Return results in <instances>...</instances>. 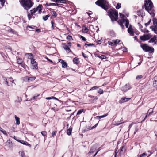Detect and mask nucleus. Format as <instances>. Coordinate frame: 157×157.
<instances>
[{
	"label": "nucleus",
	"instance_id": "nucleus-40",
	"mask_svg": "<svg viewBox=\"0 0 157 157\" xmlns=\"http://www.w3.org/2000/svg\"><path fill=\"white\" fill-rule=\"evenodd\" d=\"M95 149L94 147H92L90 149V151L88 154L92 153L95 151Z\"/></svg>",
	"mask_w": 157,
	"mask_h": 157
},
{
	"label": "nucleus",
	"instance_id": "nucleus-21",
	"mask_svg": "<svg viewBox=\"0 0 157 157\" xmlns=\"http://www.w3.org/2000/svg\"><path fill=\"white\" fill-rule=\"evenodd\" d=\"M51 1H53L57 3H60L67 4L68 1L67 0H50Z\"/></svg>",
	"mask_w": 157,
	"mask_h": 157
},
{
	"label": "nucleus",
	"instance_id": "nucleus-4",
	"mask_svg": "<svg viewBox=\"0 0 157 157\" xmlns=\"http://www.w3.org/2000/svg\"><path fill=\"white\" fill-rule=\"evenodd\" d=\"M20 2L24 8L27 10L30 9L34 4L31 0H21Z\"/></svg>",
	"mask_w": 157,
	"mask_h": 157
},
{
	"label": "nucleus",
	"instance_id": "nucleus-6",
	"mask_svg": "<svg viewBox=\"0 0 157 157\" xmlns=\"http://www.w3.org/2000/svg\"><path fill=\"white\" fill-rule=\"evenodd\" d=\"M141 47L143 50L145 52H148L149 53H152L154 52V48L148 46L146 44H144L142 45H141Z\"/></svg>",
	"mask_w": 157,
	"mask_h": 157
},
{
	"label": "nucleus",
	"instance_id": "nucleus-43",
	"mask_svg": "<svg viewBox=\"0 0 157 157\" xmlns=\"http://www.w3.org/2000/svg\"><path fill=\"white\" fill-rule=\"evenodd\" d=\"M84 111V109H82L79 110L77 113V115H79L81 114Z\"/></svg>",
	"mask_w": 157,
	"mask_h": 157
},
{
	"label": "nucleus",
	"instance_id": "nucleus-37",
	"mask_svg": "<svg viewBox=\"0 0 157 157\" xmlns=\"http://www.w3.org/2000/svg\"><path fill=\"white\" fill-rule=\"evenodd\" d=\"M125 22L126 23L125 24V26L127 28H128V27L129 25V21L127 19H125Z\"/></svg>",
	"mask_w": 157,
	"mask_h": 157
},
{
	"label": "nucleus",
	"instance_id": "nucleus-28",
	"mask_svg": "<svg viewBox=\"0 0 157 157\" xmlns=\"http://www.w3.org/2000/svg\"><path fill=\"white\" fill-rule=\"evenodd\" d=\"M14 117L15 118V120L16 121V124H17L19 125L20 124V118L17 117L16 115H15L14 116Z\"/></svg>",
	"mask_w": 157,
	"mask_h": 157
},
{
	"label": "nucleus",
	"instance_id": "nucleus-30",
	"mask_svg": "<svg viewBox=\"0 0 157 157\" xmlns=\"http://www.w3.org/2000/svg\"><path fill=\"white\" fill-rule=\"evenodd\" d=\"M153 25L152 26H157V19L154 18L153 19Z\"/></svg>",
	"mask_w": 157,
	"mask_h": 157
},
{
	"label": "nucleus",
	"instance_id": "nucleus-39",
	"mask_svg": "<svg viewBox=\"0 0 157 157\" xmlns=\"http://www.w3.org/2000/svg\"><path fill=\"white\" fill-rule=\"evenodd\" d=\"M52 14L53 16L55 17H56L57 15V14L54 10H52Z\"/></svg>",
	"mask_w": 157,
	"mask_h": 157
},
{
	"label": "nucleus",
	"instance_id": "nucleus-61",
	"mask_svg": "<svg viewBox=\"0 0 157 157\" xmlns=\"http://www.w3.org/2000/svg\"><path fill=\"white\" fill-rule=\"evenodd\" d=\"M1 132H2V133L5 135L6 136H8V134L7 133V132L5 130H1Z\"/></svg>",
	"mask_w": 157,
	"mask_h": 157
},
{
	"label": "nucleus",
	"instance_id": "nucleus-34",
	"mask_svg": "<svg viewBox=\"0 0 157 157\" xmlns=\"http://www.w3.org/2000/svg\"><path fill=\"white\" fill-rule=\"evenodd\" d=\"M41 134L44 137V138L46 137L47 136V132L45 131H42L41 132Z\"/></svg>",
	"mask_w": 157,
	"mask_h": 157
},
{
	"label": "nucleus",
	"instance_id": "nucleus-56",
	"mask_svg": "<svg viewBox=\"0 0 157 157\" xmlns=\"http://www.w3.org/2000/svg\"><path fill=\"white\" fill-rule=\"evenodd\" d=\"M98 92L100 94H102L103 93V91L102 89H99L98 90Z\"/></svg>",
	"mask_w": 157,
	"mask_h": 157
},
{
	"label": "nucleus",
	"instance_id": "nucleus-14",
	"mask_svg": "<svg viewBox=\"0 0 157 157\" xmlns=\"http://www.w3.org/2000/svg\"><path fill=\"white\" fill-rule=\"evenodd\" d=\"M16 141L19 142V143H21L22 144L24 145L28 146L30 147H31V145L30 144H29L26 141L23 140H16Z\"/></svg>",
	"mask_w": 157,
	"mask_h": 157
},
{
	"label": "nucleus",
	"instance_id": "nucleus-55",
	"mask_svg": "<svg viewBox=\"0 0 157 157\" xmlns=\"http://www.w3.org/2000/svg\"><path fill=\"white\" fill-rule=\"evenodd\" d=\"M99 57L101 59H105L107 58L106 56L104 55H101V56H99Z\"/></svg>",
	"mask_w": 157,
	"mask_h": 157
},
{
	"label": "nucleus",
	"instance_id": "nucleus-62",
	"mask_svg": "<svg viewBox=\"0 0 157 157\" xmlns=\"http://www.w3.org/2000/svg\"><path fill=\"white\" fill-rule=\"evenodd\" d=\"M98 125V123H97L95 125H94V126H93L92 127L90 128L89 129L90 130H91V129H94V128H96L97 126Z\"/></svg>",
	"mask_w": 157,
	"mask_h": 157
},
{
	"label": "nucleus",
	"instance_id": "nucleus-53",
	"mask_svg": "<svg viewBox=\"0 0 157 157\" xmlns=\"http://www.w3.org/2000/svg\"><path fill=\"white\" fill-rule=\"evenodd\" d=\"M51 23L52 24L51 29H53L54 28V21H51Z\"/></svg>",
	"mask_w": 157,
	"mask_h": 157
},
{
	"label": "nucleus",
	"instance_id": "nucleus-49",
	"mask_svg": "<svg viewBox=\"0 0 157 157\" xmlns=\"http://www.w3.org/2000/svg\"><path fill=\"white\" fill-rule=\"evenodd\" d=\"M141 31L145 33H148L149 32V31L146 29H141Z\"/></svg>",
	"mask_w": 157,
	"mask_h": 157
},
{
	"label": "nucleus",
	"instance_id": "nucleus-42",
	"mask_svg": "<svg viewBox=\"0 0 157 157\" xmlns=\"http://www.w3.org/2000/svg\"><path fill=\"white\" fill-rule=\"evenodd\" d=\"M19 154H20L21 157H26L25 154L23 151H20Z\"/></svg>",
	"mask_w": 157,
	"mask_h": 157
},
{
	"label": "nucleus",
	"instance_id": "nucleus-63",
	"mask_svg": "<svg viewBox=\"0 0 157 157\" xmlns=\"http://www.w3.org/2000/svg\"><path fill=\"white\" fill-rule=\"evenodd\" d=\"M103 40H102V39H101V40H98L96 41V43H97V44H100L101 42H102V41H103Z\"/></svg>",
	"mask_w": 157,
	"mask_h": 157
},
{
	"label": "nucleus",
	"instance_id": "nucleus-17",
	"mask_svg": "<svg viewBox=\"0 0 157 157\" xmlns=\"http://www.w3.org/2000/svg\"><path fill=\"white\" fill-rule=\"evenodd\" d=\"M131 99V98H127L125 97L122 98L119 101L120 104H122L125 102H127Z\"/></svg>",
	"mask_w": 157,
	"mask_h": 157
},
{
	"label": "nucleus",
	"instance_id": "nucleus-41",
	"mask_svg": "<svg viewBox=\"0 0 157 157\" xmlns=\"http://www.w3.org/2000/svg\"><path fill=\"white\" fill-rule=\"evenodd\" d=\"M99 88V86H93V87H92L91 89H90L89 91H91V90H96L98 89Z\"/></svg>",
	"mask_w": 157,
	"mask_h": 157
},
{
	"label": "nucleus",
	"instance_id": "nucleus-9",
	"mask_svg": "<svg viewBox=\"0 0 157 157\" xmlns=\"http://www.w3.org/2000/svg\"><path fill=\"white\" fill-rule=\"evenodd\" d=\"M31 59V63L32 64V66L33 67V69H37L38 68V67L37 65V63L36 61L35 60V59H33L32 57V58H30Z\"/></svg>",
	"mask_w": 157,
	"mask_h": 157
},
{
	"label": "nucleus",
	"instance_id": "nucleus-64",
	"mask_svg": "<svg viewBox=\"0 0 157 157\" xmlns=\"http://www.w3.org/2000/svg\"><path fill=\"white\" fill-rule=\"evenodd\" d=\"M138 25L139 27V28L140 29H142L143 28V26L141 25L140 24V23L139 22H138Z\"/></svg>",
	"mask_w": 157,
	"mask_h": 157
},
{
	"label": "nucleus",
	"instance_id": "nucleus-12",
	"mask_svg": "<svg viewBox=\"0 0 157 157\" xmlns=\"http://www.w3.org/2000/svg\"><path fill=\"white\" fill-rule=\"evenodd\" d=\"M91 98V99H89V101L91 103H94L97 101L98 98L96 96H89Z\"/></svg>",
	"mask_w": 157,
	"mask_h": 157
},
{
	"label": "nucleus",
	"instance_id": "nucleus-32",
	"mask_svg": "<svg viewBox=\"0 0 157 157\" xmlns=\"http://www.w3.org/2000/svg\"><path fill=\"white\" fill-rule=\"evenodd\" d=\"M109 34L110 36L112 37H114L116 36V34L115 32L113 31H111L110 32Z\"/></svg>",
	"mask_w": 157,
	"mask_h": 157
},
{
	"label": "nucleus",
	"instance_id": "nucleus-33",
	"mask_svg": "<svg viewBox=\"0 0 157 157\" xmlns=\"http://www.w3.org/2000/svg\"><path fill=\"white\" fill-rule=\"evenodd\" d=\"M17 62L18 64L21 65L23 61L22 58H19L17 59Z\"/></svg>",
	"mask_w": 157,
	"mask_h": 157
},
{
	"label": "nucleus",
	"instance_id": "nucleus-50",
	"mask_svg": "<svg viewBox=\"0 0 157 157\" xmlns=\"http://www.w3.org/2000/svg\"><path fill=\"white\" fill-rule=\"evenodd\" d=\"M143 76L142 75H137L136 78V79L137 80H139L143 78Z\"/></svg>",
	"mask_w": 157,
	"mask_h": 157
},
{
	"label": "nucleus",
	"instance_id": "nucleus-29",
	"mask_svg": "<svg viewBox=\"0 0 157 157\" xmlns=\"http://www.w3.org/2000/svg\"><path fill=\"white\" fill-rule=\"evenodd\" d=\"M84 46L86 48H87V47H90V46H93L94 47H96V46L94 44H91V43L89 44H85Z\"/></svg>",
	"mask_w": 157,
	"mask_h": 157
},
{
	"label": "nucleus",
	"instance_id": "nucleus-36",
	"mask_svg": "<svg viewBox=\"0 0 157 157\" xmlns=\"http://www.w3.org/2000/svg\"><path fill=\"white\" fill-rule=\"evenodd\" d=\"M153 109H152L150 108L148 110L147 113L148 114V115L149 116L152 113H153Z\"/></svg>",
	"mask_w": 157,
	"mask_h": 157
},
{
	"label": "nucleus",
	"instance_id": "nucleus-26",
	"mask_svg": "<svg viewBox=\"0 0 157 157\" xmlns=\"http://www.w3.org/2000/svg\"><path fill=\"white\" fill-rule=\"evenodd\" d=\"M126 150V147L125 146L123 145L122 147H121L120 149V152L119 153V154L120 155L122 153V152L123 151H124Z\"/></svg>",
	"mask_w": 157,
	"mask_h": 157
},
{
	"label": "nucleus",
	"instance_id": "nucleus-27",
	"mask_svg": "<svg viewBox=\"0 0 157 157\" xmlns=\"http://www.w3.org/2000/svg\"><path fill=\"white\" fill-rule=\"evenodd\" d=\"M108 114H105L102 116H97L95 117L94 118L96 119H100L101 118L105 117L108 115Z\"/></svg>",
	"mask_w": 157,
	"mask_h": 157
},
{
	"label": "nucleus",
	"instance_id": "nucleus-38",
	"mask_svg": "<svg viewBox=\"0 0 157 157\" xmlns=\"http://www.w3.org/2000/svg\"><path fill=\"white\" fill-rule=\"evenodd\" d=\"M147 155V154L145 153H143L140 155H138L137 156L138 157H145Z\"/></svg>",
	"mask_w": 157,
	"mask_h": 157
},
{
	"label": "nucleus",
	"instance_id": "nucleus-54",
	"mask_svg": "<svg viewBox=\"0 0 157 157\" xmlns=\"http://www.w3.org/2000/svg\"><path fill=\"white\" fill-rule=\"evenodd\" d=\"M82 55L85 58H87L88 57V55L85 54L83 52H82Z\"/></svg>",
	"mask_w": 157,
	"mask_h": 157
},
{
	"label": "nucleus",
	"instance_id": "nucleus-10",
	"mask_svg": "<svg viewBox=\"0 0 157 157\" xmlns=\"http://www.w3.org/2000/svg\"><path fill=\"white\" fill-rule=\"evenodd\" d=\"M131 88V87L129 84L127 83L122 87L121 90L122 91L125 92L130 90Z\"/></svg>",
	"mask_w": 157,
	"mask_h": 157
},
{
	"label": "nucleus",
	"instance_id": "nucleus-3",
	"mask_svg": "<svg viewBox=\"0 0 157 157\" xmlns=\"http://www.w3.org/2000/svg\"><path fill=\"white\" fill-rule=\"evenodd\" d=\"M108 13L112 21L117 20L118 17V12L115 9H110L108 10Z\"/></svg>",
	"mask_w": 157,
	"mask_h": 157
},
{
	"label": "nucleus",
	"instance_id": "nucleus-24",
	"mask_svg": "<svg viewBox=\"0 0 157 157\" xmlns=\"http://www.w3.org/2000/svg\"><path fill=\"white\" fill-rule=\"evenodd\" d=\"M150 28L151 29L152 31L154 32L155 34H157V26H151Z\"/></svg>",
	"mask_w": 157,
	"mask_h": 157
},
{
	"label": "nucleus",
	"instance_id": "nucleus-57",
	"mask_svg": "<svg viewBox=\"0 0 157 157\" xmlns=\"http://www.w3.org/2000/svg\"><path fill=\"white\" fill-rule=\"evenodd\" d=\"M119 15L120 17L122 19H124V18L125 17V16L124 15L122 14L121 13H119Z\"/></svg>",
	"mask_w": 157,
	"mask_h": 157
},
{
	"label": "nucleus",
	"instance_id": "nucleus-45",
	"mask_svg": "<svg viewBox=\"0 0 157 157\" xmlns=\"http://www.w3.org/2000/svg\"><path fill=\"white\" fill-rule=\"evenodd\" d=\"M88 29L86 27L82 28V31L84 33H87L88 32Z\"/></svg>",
	"mask_w": 157,
	"mask_h": 157
},
{
	"label": "nucleus",
	"instance_id": "nucleus-47",
	"mask_svg": "<svg viewBox=\"0 0 157 157\" xmlns=\"http://www.w3.org/2000/svg\"><path fill=\"white\" fill-rule=\"evenodd\" d=\"M21 66L24 68L25 69H26V68H28V66L24 63H22L21 64Z\"/></svg>",
	"mask_w": 157,
	"mask_h": 157
},
{
	"label": "nucleus",
	"instance_id": "nucleus-22",
	"mask_svg": "<svg viewBox=\"0 0 157 157\" xmlns=\"http://www.w3.org/2000/svg\"><path fill=\"white\" fill-rule=\"evenodd\" d=\"M117 40H113L112 41H108V44L109 45L113 46L117 44Z\"/></svg>",
	"mask_w": 157,
	"mask_h": 157
},
{
	"label": "nucleus",
	"instance_id": "nucleus-48",
	"mask_svg": "<svg viewBox=\"0 0 157 157\" xmlns=\"http://www.w3.org/2000/svg\"><path fill=\"white\" fill-rule=\"evenodd\" d=\"M121 7V4L120 3H118L117 4V6L116 7V8L117 9H119Z\"/></svg>",
	"mask_w": 157,
	"mask_h": 157
},
{
	"label": "nucleus",
	"instance_id": "nucleus-1",
	"mask_svg": "<svg viewBox=\"0 0 157 157\" xmlns=\"http://www.w3.org/2000/svg\"><path fill=\"white\" fill-rule=\"evenodd\" d=\"M43 6L41 4L39 5L36 8H34L30 10V13H29L27 16L29 20L31 19L32 18L34 19L36 17H37L38 15L35 14L38 10V13L40 14L41 13L42 10Z\"/></svg>",
	"mask_w": 157,
	"mask_h": 157
},
{
	"label": "nucleus",
	"instance_id": "nucleus-7",
	"mask_svg": "<svg viewBox=\"0 0 157 157\" xmlns=\"http://www.w3.org/2000/svg\"><path fill=\"white\" fill-rule=\"evenodd\" d=\"M95 4L105 10H107L108 8V6L105 3L104 0H98L95 2Z\"/></svg>",
	"mask_w": 157,
	"mask_h": 157
},
{
	"label": "nucleus",
	"instance_id": "nucleus-44",
	"mask_svg": "<svg viewBox=\"0 0 157 157\" xmlns=\"http://www.w3.org/2000/svg\"><path fill=\"white\" fill-rule=\"evenodd\" d=\"M40 95V94H35V96H34L33 98H32V99H31V100H32L33 99V100H36L37 99V98Z\"/></svg>",
	"mask_w": 157,
	"mask_h": 157
},
{
	"label": "nucleus",
	"instance_id": "nucleus-60",
	"mask_svg": "<svg viewBox=\"0 0 157 157\" xmlns=\"http://www.w3.org/2000/svg\"><path fill=\"white\" fill-rule=\"evenodd\" d=\"M5 2V0H0V2H1V4L2 6H4Z\"/></svg>",
	"mask_w": 157,
	"mask_h": 157
},
{
	"label": "nucleus",
	"instance_id": "nucleus-8",
	"mask_svg": "<svg viewBox=\"0 0 157 157\" xmlns=\"http://www.w3.org/2000/svg\"><path fill=\"white\" fill-rule=\"evenodd\" d=\"M152 37V36L148 34H144L143 36L140 37V39L142 41H144L149 40Z\"/></svg>",
	"mask_w": 157,
	"mask_h": 157
},
{
	"label": "nucleus",
	"instance_id": "nucleus-18",
	"mask_svg": "<svg viewBox=\"0 0 157 157\" xmlns=\"http://www.w3.org/2000/svg\"><path fill=\"white\" fill-rule=\"evenodd\" d=\"M72 61L74 64L77 66L78 65L80 62L79 59L78 58L75 57L73 59Z\"/></svg>",
	"mask_w": 157,
	"mask_h": 157
},
{
	"label": "nucleus",
	"instance_id": "nucleus-31",
	"mask_svg": "<svg viewBox=\"0 0 157 157\" xmlns=\"http://www.w3.org/2000/svg\"><path fill=\"white\" fill-rule=\"evenodd\" d=\"M66 39L68 40L69 41H71L72 40H73V39L72 36L69 35L66 38Z\"/></svg>",
	"mask_w": 157,
	"mask_h": 157
},
{
	"label": "nucleus",
	"instance_id": "nucleus-5",
	"mask_svg": "<svg viewBox=\"0 0 157 157\" xmlns=\"http://www.w3.org/2000/svg\"><path fill=\"white\" fill-rule=\"evenodd\" d=\"M62 45L63 48L65 50L67 53L72 52V51L70 49L72 46V43L70 42L62 43Z\"/></svg>",
	"mask_w": 157,
	"mask_h": 157
},
{
	"label": "nucleus",
	"instance_id": "nucleus-46",
	"mask_svg": "<svg viewBox=\"0 0 157 157\" xmlns=\"http://www.w3.org/2000/svg\"><path fill=\"white\" fill-rule=\"evenodd\" d=\"M36 27V26H34V25H32V26H29L28 25L26 27V29H28V28L31 29H34Z\"/></svg>",
	"mask_w": 157,
	"mask_h": 157
},
{
	"label": "nucleus",
	"instance_id": "nucleus-58",
	"mask_svg": "<svg viewBox=\"0 0 157 157\" xmlns=\"http://www.w3.org/2000/svg\"><path fill=\"white\" fill-rule=\"evenodd\" d=\"M151 21V19H150L149 21L147 23L145 24V25L146 27H147L148 26L150 23Z\"/></svg>",
	"mask_w": 157,
	"mask_h": 157
},
{
	"label": "nucleus",
	"instance_id": "nucleus-20",
	"mask_svg": "<svg viewBox=\"0 0 157 157\" xmlns=\"http://www.w3.org/2000/svg\"><path fill=\"white\" fill-rule=\"evenodd\" d=\"M137 14L139 17H140L141 19H143V17L144 16V12L142 10L137 11L136 12Z\"/></svg>",
	"mask_w": 157,
	"mask_h": 157
},
{
	"label": "nucleus",
	"instance_id": "nucleus-25",
	"mask_svg": "<svg viewBox=\"0 0 157 157\" xmlns=\"http://www.w3.org/2000/svg\"><path fill=\"white\" fill-rule=\"evenodd\" d=\"M73 129V127L71 126L68 129L67 131V133L68 135H70L72 132V131Z\"/></svg>",
	"mask_w": 157,
	"mask_h": 157
},
{
	"label": "nucleus",
	"instance_id": "nucleus-35",
	"mask_svg": "<svg viewBox=\"0 0 157 157\" xmlns=\"http://www.w3.org/2000/svg\"><path fill=\"white\" fill-rule=\"evenodd\" d=\"M49 14H48L43 17V19L44 21H46L50 17Z\"/></svg>",
	"mask_w": 157,
	"mask_h": 157
},
{
	"label": "nucleus",
	"instance_id": "nucleus-23",
	"mask_svg": "<svg viewBox=\"0 0 157 157\" xmlns=\"http://www.w3.org/2000/svg\"><path fill=\"white\" fill-rule=\"evenodd\" d=\"M157 36L156 35H154L153 38H151L148 41V42L149 43H153L155 42V41L157 40Z\"/></svg>",
	"mask_w": 157,
	"mask_h": 157
},
{
	"label": "nucleus",
	"instance_id": "nucleus-51",
	"mask_svg": "<svg viewBox=\"0 0 157 157\" xmlns=\"http://www.w3.org/2000/svg\"><path fill=\"white\" fill-rule=\"evenodd\" d=\"M79 37L80 39H81L82 40L84 41H85L87 40L86 38L85 37L82 36L80 35L79 36Z\"/></svg>",
	"mask_w": 157,
	"mask_h": 157
},
{
	"label": "nucleus",
	"instance_id": "nucleus-16",
	"mask_svg": "<svg viewBox=\"0 0 157 157\" xmlns=\"http://www.w3.org/2000/svg\"><path fill=\"white\" fill-rule=\"evenodd\" d=\"M153 86L154 87L157 89V76H155L153 78Z\"/></svg>",
	"mask_w": 157,
	"mask_h": 157
},
{
	"label": "nucleus",
	"instance_id": "nucleus-59",
	"mask_svg": "<svg viewBox=\"0 0 157 157\" xmlns=\"http://www.w3.org/2000/svg\"><path fill=\"white\" fill-rule=\"evenodd\" d=\"M119 150H118V147H116L115 150V151L114 152V155H117V153L118 152Z\"/></svg>",
	"mask_w": 157,
	"mask_h": 157
},
{
	"label": "nucleus",
	"instance_id": "nucleus-11",
	"mask_svg": "<svg viewBox=\"0 0 157 157\" xmlns=\"http://www.w3.org/2000/svg\"><path fill=\"white\" fill-rule=\"evenodd\" d=\"M128 32L129 33L130 36H133L134 35V31L131 25H129V26L128 29Z\"/></svg>",
	"mask_w": 157,
	"mask_h": 157
},
{
	"label": "nucleus",
	"instance_id": "nucleus-19",
	"mask_svg": "<svg viewBox=\"0 0 157 157\" xmlns=\"http://www.w3.org/2000/svg\"><path fill=\"white\" fill-rule=\"evenodd\" d=\"M25 79L27 80L28 82H32L34 80L36 79V77L35 76H31L29 77L28 76L25 77Z\"/></svg>",
	"mask_w": 157,
	"mask_h": 157
},
{
	"label": "nucleus",
	"instance_id": "nucleus-2",
	"mask_svg": "<svg viewBox=\"0 0 157 157\" xmlns=\"http://www.w3.org/2000/svg\"><path fill=\"white\" fill-rule=\"evenodd\" d=\"M154 7L153 4L151 0H145L144 5L142 6V8H145L146 10L150 14L155 15L153 12L152 8Z\"/></svg>",
	"mask_w": 157,
	"mask_h": 157
},
{
	"label": "nucleus",
	"instance_id": "nucleus-52",
	"mask_svg": "<svg viewBox=\"0 0 157 157\" xmlns=\"http://www.w3.org/2000/svg\"><path fill=\"white\" fill-rule=\"evenodd\" d=\"M57 131L56 130L54 131L52 133V135L53 137H54L55 136L57 133Z\"/></svg>",
	"mask_w": 157,
	"mask_h": 157
},
{
	"label": "nucleus",
	"instance_id": "nucleus-13",
	"mask_svg": "<svg viewBox=\"0 0 157 157\" xmlns=\"http://www.w3.org/2000/svg\"><path fill=\"white\" fill-rule=\"evenodd\" d=\"M125 22V19H119L117 21L118 23L121 26V27L122 29H124V26L123 25V23Z\"/></svg>",
	"mask_w": 157,
	"mask_h": 157
},
{
	"label": "nucleus",
	"instance_id": "nucleus-15",
	"mask_svg": "<svg viewBox=\"0 0 157 157\" xmlns=\"http://www.w3.org/2000/svg\"><path fill=\"white\" fill-rule=\"evenodd\" d=\"M59 61L61 63L62 67L65 68L67 67V64L64 60L61 59H59Z\"/></svg>",
	"mask_w": 157,
	"mask_h": 157
}]
</instances>
